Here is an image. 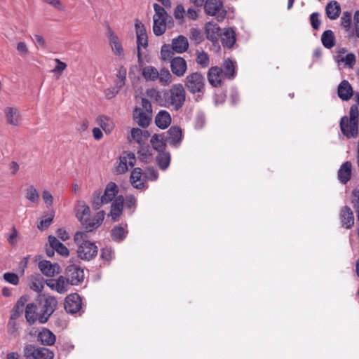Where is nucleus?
Listing matches in <instances>:
<instances>
[{"label": "nucleus", "instance_id": "bf43d9fd", "mask_svg": "<svg viewBox=\"0 0 359 359\" xmlns=\"http://www.w3.org/2000/svg\"><path fill=\"white\" fill-rule=\"evenodd\" d=\"M138 154L142 161L147 163L149 162L151 159V153H150L149 149L142 148L138 151Z\"/></svg>", "mask_w": 359, "mask_h": 359}, {"label": "nucleus", "instance_id": "e433bc0d", "mask_svg": "<svg viewBox=\"0 0 359 359\" xmlns=\"http://www.w3.org/2000/svg\"><path fill=\"white\" fill-rule=\"evenodd\" d=\"M321 41L323 45L328 49L334 47L335 45V37L333 32L330 29L325 31L322 34Z\"/></svg>", "mask_w": 359, "mask_h": 359}, {"label": "nucleus", "instance_id": "6e6552de", "mask_svg": "<svg viewBox=\"0 0 359 359\" xmlns=\"http://www.w3.org/2000/svg\"><path fill=\"white\" fill-rule=\"evenodd\" d=\"M204 5L205 13L216 16L218 21H222L226 16V11L223 8L221 0H206Z\"/></svg>", "mask_w": 359, "mask_h": 359}, {"label": "nucleus", "instance_id": "e2e57ef3", "mask_svg": "<svg viewBox=\"0 0 359 359\" xmlns=\"http://www.w3.org/2000/svg\"><path fill=\"white\" fill-rule=\"evenodd\" d=\"M42 198L47 207H51L53 203V197L50 191L44 190L42 193Z\"/></svg>", "mask_w": 359, "mask_h": 359}, {"label": "nucleus", "instance_id": "6e6d98bb", "mask_svg": "<svg viewBox=\"0 0 359 359\" xmlns=\"http://www.w3.org/2000/svg\"><path fill=\"white\" fill-rule=\"evenodd\" d=\"M128 165L126 163V160L123 156L119 158L118 165L116 168V172L117 174H123L128 170Z\"/></svg>", "mask_w": 359, "mask_h": 359}, {"label": "nucleus", "instance_id": "4d7b16f0", "mask_svg": "<svg viewBox=\"0 0 359 359\" xmlns=\"http://www.w3.org/2000/svg\"><path fill=\"white\" fill-rule=\"evenodd\" d=\"M4 279L13 285H17L19 283V277L16 273H11V272H7L4 274Z\"/></svg>", "mask_w": 359, "mask_h": 359}, {"label": "nucleus", "instance_id": "69168bd1", "mask_svg": "<svg viewBox=\"0 0 359 359\" xmlns=\"http://www.w3.org/2000/svg\"><path fill=\"white\" fill-rule=\"evenodd\" d=\"M16 48H17V50L18 51V53L22 56H26L29 54L28 47H27V44L23 41H20V42L18 43Z\"/></svg>", "mask_w": 359, "mask_h": 359}, {"label": "nucleus", "instance_id": "6ab92c4d", "mask_svg": "<svg viewBox=\"0 0 359 359\" xmlns=\"http://www.w3.org/2000/svg\"><path fill=\"white\" fill-rule=\"evenodd\" d=\"M339 217L343 227L350 229L353 226V213L348 206H344L341 208Z\"/></svg>", "mask_w": 359, "mask_h": 359}, {"label": "nucleus", "instance_id": "b1692460", "mask_svg": "<svg viewBox=\"0 0 359 359\" xmlns=\"http://www.w3.org/2000/svg\"><path fill=\"white\" fill-rule=\"evenodd\" d=\"M353 88L346 80H343L338 86V96L342 100L347 101L350 100L353 95Z\"/></svg>", "mask_w": 359, "mask_h": 359}, {"label": "nucleus", "instance_id": "de8ad7c7", "mask_svg": "<svg viewBox=\"0 0 359 359\" xmlns=\"http://www.w3.org/2000/svg\"><path fill=\"white\" fill-rule=\"evenodd\" d=\"M38 347L33 344H27L23 348V356L25 359H34Z\"/></svg>", "mask_w": 359, "mask_h": 359}, {"label": "nucleus", "instance_id": "5701e85b", "mask_svg": "<svg viewBox=\"0 0 359 359\" xmlns=\"http://www.w3.org/2000/svg\"><path fill=\"white\" fill-rule=\"evenodd\" d=\"M143 172L141 168H135L132 171L130 181L133 187L137 189L144 188Z\"/></svg>", "mask_w": 359, "mask_h": 359}, {"label": "nucleus", "instance_id": "9b49d317", "mask_svg": "<svg viewBox=\"0 0 359 359\" xmlns=\"http://www.w3.org/2000/svg\"><path fill=\"white\" fill-rule=\"evenodd\" d=\"M81 298L78 294H71L65 298V309L67 313H76L81 311Z\"/></svg>", "mask_w": 359, "mask_h": 359}, {"label": "nucleus", "instance_id": "2f4dec72", "mask_svg": "<svg viewBox=\"0 0 359 359\" xmlns=\"http://www.w3.org/2000/svg\"><path fill=\"white\" fill-rule=\"evenodd\" d=\"M222 43L224 47L231 48L236 42V34L231 28L226 29L221 38Z\"/></svg>", "mask_w": 359, "mask_h": 359}, {"label": "nucleus", "instance_id": "ea45409f", "mask_svg": "<svg viewBox=\"0 0 359 359\" xmlns=\"http://www.w3.org/2000/svg\"><path fill=\"white\" fill-rule=\"evenodd\" d=\"M148 135L147 132H143L140 128H133L131 130V138L133 140L138 143L139 144H142L144 142V141L147 139Z\"/></svg>", "mask_w": 359, "mask_h": 359}, {"label": "nucleus", "instance_id": "f8f14e48", "mask_svg": "<svg viewBox=\"0 0 359 359\" xmlns=\"http://www.w3.org/2000/svg\"><path fill=\"white\" fill-rule=\"evenodd\" d=\"M334 61L337 64L339 69H353L356 63V56L355 54L350 53L345 55L337 54L334 57Z\"/></svg>", "mask_w": 359, "mask_h": 359}, {"label": "nucleus", "instance_id": "c85d7f7f", "mask_svg": "<svg viewBox=\"0 0 359 359\" xmlns=\"http://www.w3.org/2000/svg\"><path fill=\"white\" fill-rule=\"evenodd\" d=\"M155 123L158 128L165 129L170 126L171 116L167 111L161 110L156 116Z\"/></svg>", "mask_w": 359, "mask_h": 359}, {"label": "nucleus", "instance_id": "f03ea898", "mask_svg": "<svg viewBox=\"0 0 359 359\" xmlns=\"http://www.w3.org/2000/svg\"><path fill=\"white\" fill-rule=\"evenodd\" d=\"M88 231H78L74 234V241L77 247L78 256L84 260H90L96 257L97 247L89 240Z\"/></svg>", "mask_w": 359, "mask_h": 359}, {"label": "nucleus", "instance_id": "0eeeda50", "mask_svg": "<svg viewBox=\"0 0 359 359\" xmlns=\"http://www.w3.org/2000/svg\"><path fill=\"white\" fill-rule=\"evenodd\" d=\"M57 306V301L54 297L49 296L46 297L43 303L38 306L39 323L41 324L46 323L56 310Z\"/></svg>", "mask_w": 359, "mask_h": 359}, {"label": "nucleus", "instance_id": "58836bf2", "mask_svg": "<svg viewBox=\"0 0 359 359\" xmlns=\"http://www.w3.org/2000/svg\"><path fill=\"white\" fill-rule=\"evenodd\" d=\"M7 121L9 124L17 126L19 122V111L16 108L9 107L6 109Z\"/></svg>", "mask_w": 359, "mask_h": 359}, {"label": "nucleus", "instance_id": "4c0bfd02", "mask_svg": "<svg viewBox=\"0 0 359 359\" xmlns=\"http://www.w3.org/2000/svg\"><path fill=\"white\" fill-rule=\"evenodd\" d=\"M158 166L163 170H166L170 163V155L168 152H160L156 158Z\"/></svg>", "mask_w": 359, "mask_h": 359}, {"label": "nucleus", "instance_id": "4be33fe9", "mask_svg": "<svg viewBox=\"0 0 359 359\" xmlns=\"http://www.w3.org/2000/svg\"><path fill=\"white\" fill-rule=\"evenodd\" d=\"M55 340V335L47 328H43L37 335V341L43 346H52Z\"/></svg>", "mask_w": 359, "mask_h": 359}, {"label": "nucleus", "instance_id": "09e8293b", "mask_svg": "<svg viewBox=\"0 0 359 359\" xmlns=\"http://www.w3.org/2000/svg\"><path fill=\"white\" fill-rule=\"evenodd\" d=\"M174 50L172 49V46L163 45L161 50V58L162 60H171L173 58Z\"/></svg>", "mask_w": 359, "mask_h": 359}, {"label": "nucleus", "instance_id": "bb28decb", "mask_svg": "<svg viewBox=\"0 0 359 359\" xmlns=\"http://www.w3.org/2000/svg\"><path fill=\"white\" fill-rule=\"evenodd\" d=\"M205 34L208 39L213 43L217 42L220 35V28L217 24L208 22L205 25Z\"/></svg>", "mask_w": 359, "mask_h": 359}, {"label": "nucleus", "instance_id": "7c9ffc66", "mask_svg": "<svg viewBox=\"0 0 359 359\" xmlns=\"http://www.w3.org/2000/svg\"><path fill=\"white\" fill-rule=\"evenodd\" d=\"M325 13L330 20H336L340 15L341 6L336 1L329 2L325 7Z\"/></svg>", "mask_w": 359, "mask_h": 359}, {"label": "nucleus", "instance_id": "9d476101", "mask_svg": "<svg viewBox=\"0 0 359 359\" xmlns=\"http://www.w3.org/2000/svg\"><path fill=\"white\" fill-rule=\"evenodd\" d=\"M66 280L69 284L76 285L83 281L84 278L83 271L77 265L71 264L66 268Z\"/></svg>", "mask_w": 359, "mask_h": 359}, {"label": "nucleus", "instance_id": "2eb2a0df", "mask_svg": "<svg viewBox=\"0 0 359 359\" xmlns=\"http://www.w3.org/2000/svg\"><path fill=\"white\" fill-rule=\"evenodd\" d=\"M151 115L152 114L143 111L140 107H135L133 111L134 120L140 126L143 128H146L149 125Z\"/></svg>", "mask_w": 359, "mask_h": 359}, {"label": "nucleus", "instance_id": "39448f33", "mask_svg": "<svg viewBox=\"0 0 359 359\" xmlns=\"http://www.w3.org/2000/svg\"><path fill=\"white\" fill-rule=\"evenodd\" d=\"M153 32L156 36H161L166 30V20L168 17L165 10L158 4H154Z\"/></svg>", "mask_w": 359, "mask_h": 359}, {"label": "nucleus", "instance_id": "a19ab883", "mask_svg": "<svg viewBox=\"0 0 359 359\" xmlns=\"http://www.w3.org/2000/svg\"><path fill=\"white\" fill-rule=\"evenodd\" d=\"M196 62L202 68L208 67L210 65V58L207 53L203 50H197L196 52Z\"/></svg>", "mask_w": 359, "mask_h": 359}, {"label": "nucleus", "instance_id": "dca6fc26", "mask_svg": "<svg viewBox=\"0 0 359 359\" xmlns=\"http://www.w3.org/2000/svg\"><path fill=\"white\" fill-rule=\"evenodd\" d=\"M39 268L43 274L49 277H52L60 272V267L57 264H52L50 261L47 260L41 261L39 263Z\"/></svg>", "mask_w": 359, "mask_h": 359}, {"label": "nucleus", "instance_id": "4468645a", "mask_svg": "<svg viewBox=\"0 0 359 359\" xmlns=\"http://www.w3.org/2000/svg\"><path fill=\"white\" fill-rule=\"evenodd\" d=\"M225 79L222 68L215 66L212 67L208 72V80L210 85L214 87L219 86L222 80Z\"/></svg>", "mask_w": 359, "mask_h": 359}, {"label": "nucleus", "instance_id": "72a5a7b5", "mask_svg": "<svg viewBox=\"0 0 359 359\" xmlns=\"http://www.w3.org/2000/svg\"><path fill=\"white\" fill-rule=\"evenodd\" d=\"M223 74L225 79H232L235 76V65L230 59L224 60L222 65Z\"/></svg>", "mask_w": 359, "mask_h": 359}, {"label": "nucleus", "instance_id": "a211bd4d", "mask_svg": "<svg viewBox=\"0 0 359 359\" xmlns=\"http://www.w3.org/2000/svg\"><path fill=\"white\" fill-rule=\"evenodd\" d=\"M352 164L350 161L343 163L337 172V177L339 182L346 184L351 178Z\"/></svg>", "mask_w": 359, "mask_h": 359}, {"label": "nucleus", "instance_id": "8fccbe9b", "mask_svg": "<svg viewBox=\"0 0 359 359\" xmlns=\"http://www.w3.org/2000/svg\"><path fill=\"white\" fill-rule=\"evenodd\" d=\"M144 179L156 181L158 178V173L153 167H147L143 172Z\"/></svg>", "mask_w": 359, "mask_h": 359}, {"label": "nucleus", "instance_id": "f3484780", "mask_svg": "<svg viewBox=\"0 0 359 359\" xmlns=\"http://www.w3.org/2000/svg\"><path fill=\"white\" fill-rule=\"evenodd\" d=\"M46 285L52 290L63 294L67 291L69 283L65 277L60 276L57 279L46 280Z\"/></svg>", "mask_w": 359, "mask_h": 359}, {"label": "nucleus", "instance_id": "0e129e2a", "mask_svg": "<svg viewBox=\"0 0 359 359\" xmlns=\"http://www.w3.org/2000/svg\"><path fill=\"white\" fill-rule=\"evenodd\" d=\"M55 62L57 64L55 68L51 70L53 73H60L61 74L66 68H67V64L64 62H62L57 58H55Z\"/></svg>", "mask_w": 359, "mask_h": 359}, {"label": "nucleus", "instance_id": "37998d69", "mask_svg": "<svg viewBox=\"0 0 359 359\" xmlns=\"http://www.w3.org/2000/svg\"><path fill=\"white\" fill-rule=\"evenodd\" d=\"M54 353L45 347H38L34 359H53Z\"/></svg>", "mask_w": 359, "mask_h": 359}, {"label": "nucleus", "instance_id": "a18cd8bd", "mask_svg": "<svg viewBox=\"0 0 359 359\" xmlns=\"http://www.w3.org/2000/svg\"><path fill=\"white\" fill-rule=\"evenodd\" d=\"M25 197L27 200L33 203H38L39 200V194L37 190L33 187L29 186L25 191Z\"/></svg>", "mask_w": 359, "mask_h": 359}, {"label": "nucleus", "instance_id": "cd10ccee", "mask_svg": "<svg viewBox=\"0 0 359 359\" xmlns=\"http://www.w3.org/2000/svg\"><path fill=\"white\" fill-rule=\"evenodd\" d=\"M50 247L53 248L58 254L62 256H68L69 251L68 248L62 244L56 237L49 236L48 238Z\"/></svg>", "mask_w": 359, "mask_h": 359}, {"label": "nucleus", "instance_id": "864d4df0", "mask_svg": "<svg viewBox=\"0 0 359 359\" xmlns=\"http://www.w3.org/2000/svg\"><path fill=\"white\" fill-rule=\"evenodd\" d=\"M126 74H127L126 69L123 66H121L119 68L118 74H117L118 81L116 82V86H117V87H118V88H121L125 85V81L126 79Z\"/></svg>", "mask_w": 359, "mask_h": 359}, {"label": "nucleus", "instance_id": "680f3d73", "mask_svg": "<svg viewBox=\"0 0 359 359\" xmlns=\"http://www.w3.org/2000/svg\"><path fill=\"white\" fill-rule=\"evenodd\" d=\"M113 251L111 248L105 247L101 250L100 257L102 259L109 261L112 258Z\"/></svg>", "mask_w": 359, "mask_h": 359}, {"label": "nucleus", "instance_id": "052dcab7", "mask_svg": "<svg viewBox=\"0 0 359 359\" xmlns=\"http://www.w3.org/2000/svg\"><path fill=\"white\" fill-rule=\"evenodd\" d=\"M310 22L313 29L315 30H318L321 23L320 20H319V13H313L310 15Z\"/></svg>", "mask_w": 359, "mask_h": 359}, {"label": "nucleus", "instance_id": "3c124183", "mask_svg": "<svg viewBox=\"0 0 359 359\" xmlns=\"http://www.w3.org/2000/svg\"><path fill=\"white\" fill-rule=\"evenodd\" d=\"M29 287L31 290L40 292L43 289V281L41 278H35L32 277V280L29 284Z\"/></svg>", "mask_w": 359, "mask_h": 359}, {"label": "nucleus", "instance_id": "79ce46f5", "mask_svg": "<svg viewBox=\"0 0 359 359\" xmlns=\"http://www.w3.org/2000/svg\"><path fill=\"white\" fill-rule=\"evenodd\" d=\"M127 233L123 227L116 226L111 230V238L115 241L121 242L126 238Z\"/></svg>", "mask_w": 359, "mask_h": 359}, {"label": "nucleus", "instance_id": "20e7f679", "mask_svg": "<svg viewBox=\"0 0 359 359\" xmlns=\"http://www.w3.org/2000/svg\"><path fill=\"white\" fill-rule=\"evenodd\" d=\"M186 92L181 83L173 85L164 93L165 106L177 111L185 102Z\"/></svg>", "mask_w": 359, "mask_h": 359}, {"label": "nucleus", "instance_id": "393cba45", "mask_svg": "<svg viewBox=\"0 0 359 359\" xmlns=\"http://www.w3.org/2000/svg\"><path fill=\"white\" fill-rule=\"evenodd\" d=\"M108 38L114 53L119 57L123 55V49L118 36L111 29L108 31Z\"/></svg>", "mask_w": 359, "mask_h": 359}, {"label": "nucleus", "instance_id": "c03bdc74", "mask_svg": "<svg viewBox=\"0 0 359 359\" xmlns=\"http://www.w3.org/2000/svg\"><path fill=\"white\" fill-rule=\"evenodd\" d=\"M158 74L159 77L158 79L162 85L167 86L172 81V76L168 69H161Z\"/></svg>", "mask_w": 359, "mask_h": 359}, {"label": "nucleus", "instance_id": "338daca9", "mask_svg": "<svg viewBox=\"0 0 359 359\" xmlns=\"http://www.w3.org/2000/svg\"><path fill=\"white\" fill-rule=\"evenodd\" d=\"M123 157L126 158V163L130 167H133L136 162L135 154L132 152L125 153Z\"/></svg>", "mask_w": 359, "mask_h": 359}, {"label": "nucleus", "instance_id": "412c9836", "mask_svg": "<svg viewBox=\"0 0 359 359\" xmlns=\"http://www.w3.org/2000/svg\"><path fill=\"white\" fill-rule=\"evenodd\" d=\"M25 318L29 325L39 322V313L38 306L34 303H29L25 308Z\"/></svg>", "mask_w": 359, "mask_h": 359}, {"label": "nucleus", "instance_id": "49530a36", "mask_svg": "<svg viewBox=\"0 0 359 359\" xmlns=\"http://www.w3.org/2000/svg\"><path fill=\"white\" fill-rule=\"evenodd\" d=\"M352 22V13L349 11H345L342 13L340 18V25L346 31H348L351 28Z\"/></svg>", "mask_w": 359, "mask_h": 359}, {"label": "nucleus", "instance_id": "aec40b11", "mask_svg": "<svg viewBox=\"0 0 359 359\" xmlns=\"http://www.w3.org/2000/svg\"><path fill=\"white\" fill-rule=\"evenodd\" d=\"M124 204V198L123 196H118L116 198L111 206V211L109 214L114 222L118 219L122 214L123 207Z\"/></svg>", "mask_w": 359, "mask_h": 359}, {"label": "nucleus", "instance_id": "423d86ee", "mask_svg": "<svg viewBox=\"0 0 359 359\" xmlns=\"http://www.w3.org/2000/svg\"><path fill=\"white\" fill-rule=\"evenodd\" d=\"M184 86L191 94L203 93L205 78L201 73L192 72L186 76Z\"/></svg>", "mask_w": 359, "mask_h": 359}, {"label": "nucleus", "instance_id": "1a4fd4ad", "mask_svg": "<svg viewBox=\"0 0 359 359\" xmlns=\"http://www.w3.org/2000/svg\"><path fill=\"white\" fill-rule=\"evenodd\" d=\"M135 33L137 37V57L141 60V49H145L148 46V37L145 26L142 22L136 20L135 22Z\"/></svg>", "mask_w": 359, "mask_h": 359}, {"label": "nucleus", "instance_id": "7ed1b4c3", "mask_svg": "<svg viewBox=\"0 0 359 359\" xmlns=\"http://www.w3.org/2000/svg\"><path fill=\"white\" fill-rule=\"evenodd\" d=\"M359 111L356 105H352L349 116H344L340 120V129L347 138H355L358 135Z\"/></svg>", "mask_w": 359, "mask_h": 359}, {"label": "nucleus", "instance_id": "13d9d810", "mask_svg": "<svg viewBox=\"0 0 359 359\" xmlns=\"http://www.w3.org/2000/svg\"><path fill=\"white\" fill-rule=\"evenodd\" d=\"M18 325L15 320L9 319L7 324V332L13 337L18 335Z\"/></svg>", "mask_w": 359, "mask_h": 359}, {"label": "nucleus", "instance_id": "c9c22d12", "mask_svg": "<svg viewBox=\"0 0 359 359\" xmlns=\"http://www.w3.org/2000/svg\"><path fill=\"white\" fill-rule=\"evenodd\" d=\"M142 74L146 81H154L159 77L158 71L153 66H146L142 69Z\"/></svg>", "mask_w": 359, "mask_h": 359}, {"label": "nucleus", "instance_id": "774afa93", "mask_svg": "<svg viewBox=\"0 0 359 359\" xmlns=\"http://www.w3.org/2000/svg\"><path fill=\"white\" fill-rule=\"evenodd\" d=\"M175 18L177 20L183 19L185 15V10L182 5H177L174 11Z\"/></svg>", "mask_w": 359, "mask_h": 359}, {"label": "nucleus", "instance_id": "f257e3e1", "mask_svg": "<svg viewBox=\"0 0 359 359\" xmlns=\"http://www.w3.org/2000/svg\"><path fill=\"white\" fill-rule=\"evenodd\" d=\"M90 214L89 206L83 201L80 202L76 208V217L88 232L97 229L102 224L105 216L103 210L98 212L93 219L89 217Z\"/></svg>", "mask_w": 359, "mask_h": 359}, {"label": "nucleus", "instance_id": "603ef678", "mask_svg": "<svg viewBox=\"0 0 359 359\" xmlns=\"http://www.w3.org/2000/svg\"><path fill=\"white\" fill-rule=\"evenodd\" d=\"M150 142L153 148L158 151H162L164 148V143L161 135H154L152 136Z\"/></svg>", "mask_w": 359, "mask_h": 359}, {"label": "nucleus", "instance_id": "a878e982", "mask_svg": "<svg viewBox=\"0 0 359 359\" xmlns=\"http://www.w3.org/2000/svg\"><path fill=\"white\" fill-rule=\"evenodd\" d=\"M172 49L177 53H183L187 50L189 48V42L187 39L180 35L175 38L172 41Z\"/></svg>", "mask_w": 359, "mask_h": 359}, {"label": "nucleus", "instance_id": "473e14b6", "mask_svg": "<svg viewBox=\"0 0 359 359\" xmlns=\"http://www.w3.org/2000/svg\"><path fill=\"white\" fill-rule=\"evenodd\" d=\"M182 139V130L178 126H172L168 131L167 142L170 144L175 145L179 143Z\"/></svg>", "mask_w": 359, "mask_h": 359}, {"label": "nucleus", "instance_id": "f704fd0d", "mask_svg": "<svg viewBox=\"0 0 359 359\" xmlns=\"http://www.w3.org/2000/svg\"><path fill=\"white\" fill-rule=\"evenodd\" d=\"M97 123L102 128V130L109 133L114 127V123L112 119L106 116H100L97 118Z\"/></svg>", "mask_w": 359, "mask_h": 359}, {"label": "nucleus", "instance_id": "5fc2aeb1", "mask_svg": "<svg viewBox=\"0 0 359 359\" xmlns=\"http://www.w3.org/2000/svg\"><path fill=\"white\" fill-rule=\"evenodd\" d=\"M189 37L191 40L195 41L197 43L203 41V36L200 29L197 28H191L189 30Z\"/></svg>", "mask_w": 359, "mask_h": 359}, {"label": "nucleus", "instance_id": "c756f323", "mask_svg": "<svg viewBox=\"0 0 359 359\" xmlns=\"http://www.w3.org/2000/svg\"><path fill=\"white\" fill-rule=\"evenodd\" d=\"M118 192V186L114 182H109L105 188L102 196V201L105 203H109L112 201L114 197Z\"/></svg>", "mask_w": 359, "mask_h": 359}, {"label": "nucleus", "instance_id": "ddd939ff", "mask_svg": "<svg viewBox=\"0 0 359 359\" xmlns=\"http://www.w3.org/2000/svg\"><path fill=\"white\" fill-rule=\"evenodd\" d=\"M170 69L174 75L182 77L187 70V61L182 57H175L170 60Z\"/></svg>", "mask_w": 359, "mask_h": 359}]
</instances>
